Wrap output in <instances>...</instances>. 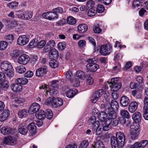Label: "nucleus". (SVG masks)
I'll return each instance as SVG.
<instances>
[{
    "mask_svg": "<svg viewBox=\"0 0 148 148\" xmlns=\"http://www.w3.org/2000/svg\"><path fill=\"white\" fill-rule=\"evenodd\" d=\"M88 27L87 25L84 24L79 25L77 27L78 30L80 33H83L86 31Z\"/></svg>",
    "mask_w": 148,
    "mask_h": 148,
    "instance_id": "nucleus-28",
    "label": "nucleus"
},
{
    "mask_svg": "<svg viewBox=\"0 0 148 148\" xmlns=\"http://www.w3.org/2000/svg\"><path fill=\"white\" fill-rule=\"evenodd\" d=\"M96 120V117L95 116H92L89 119L88 123L90 124H92V132L96 135H99L102 133L101 128L100 127L99 122Z\"/></svg>",
    "mask_w": 148,
    "mask_h": 148,
    "instance_id": "nucleus-1",
    "label": "nucleus"
},
{
    "mask_svg": "<svg viewBox=\"0 0 148 148\" xmlns=\"http://www.w3.org/2000/svg\"><path fill=\"white\" fill-rule=\"evenodd\" d=\"M28 112L25 109H22L18 112V115L20 118H23L27 116Z\"/></svg>",
    "mask_w": 148,
    "mask_h": 148,
    "instance_id": "nucleus-32",
    "label": "nucleus"
},
{
    "mask_svg": "<svg viewBox=\"0 0 148 148\" xmlns=\"http://www.w3.org/2000/svg\"><path fill=\"white\" fill-rule=\"evenodd\" d=\"M73 77V75L72 74V73L71 71H68L66 74V78L69 80H71L73 82V79L72 78Z\"/></svg>",
    "mask_w": 148,
    "mask_h": 148,
    "instance_id": "nucleus-62",
    "label": "nucleus"
},
{
    "mask_svg": "<svg viewBox=\"0 0 148 148\" xmlns=\"http://www.w3.org/2000/svg\"><path fill=\"white\" fill-rule=\"evenodd\" d=\"M15 82L20 84L25 85L28 83V80L25 78H19L16 80Z\"/></svg>",
    "mask_w": 148,
    "mask_h": 148,
    "instance_id": "nucleus-30",
    "label": "nucleus"
},
{
    "mask_svg": "<svg viewBox=\"0 0 148 148\" xmlns=\"http://www.w3.org/2000/svg\"><path fill=\"white\" fill-rule=\"evenodd\" d=\"M92 148H105L103 142L98 140L97 138L96 140L92 145Z\"/></svg>",
    "mask_w": 148,
    "mask_h": 148,
    "instance_id": "nucleus-22",
    "label": "nucleus"
},
{
    "mask_svg": "<svg viewBox=\"0 0 148 148\" xmlns=\"http://www.w3.org/2000/svg\"><path fill=\"white\" fill-rule=\"evenodd\" d=\"M8 44L5 41H0V50L2 51L5 49L8 46Z\"/></svg>",
    "mask_w": 148,
    "mask_h": 148,
    "instance_id": "nucleus-40",
    "label": "nucleus"
},
{
    "mask_svg": "<svg viewBox=\"0 0 148 148\" xmlns=\"http://www.w3.org/2000/svg\"><path fill=\"white\" fill-rule=\"evenodd\" d=\"M42 16L44 18L49 20H53L57 18L58 17V14L53 11L44 13L42 14Z\"/></svg>",
    "mask_w": 148,
    "mask_h": 148,
    "instance_id": "nucleus-8",
    "label": "nucleus"
},
{
    "mask_svg": "<svg viewBox=\"0 0 148 148\" xmlns=\"http://www.w3.org/2000/svg\"><path fill=\"white\" fill-rule=\"evenodd\" d=\"M36 117L39 120L43 119L46 117L45 112L43 110H40L38 113H36Z\"/></svg>",
    "mask_w": 148,
    "mask_h": 148,
    "instance_id": "nucleus-34",
    "label": "nucleus"
},
{
    "mask_svg": "<svg viewBox=\"0 0 148 148\" xmlns=\"http://www.w3.org/2000/svg\"><path fill=\"white\" fill-rule=\"evenodd\" d=\"M148 140H143L140 142L135 143L131 147V148H143L147 144Z\"/></svg>",
    "mask_w": 148,
    "mask_h": 148,
    "instance_id": "nucleus-11",
    "label": "nucleus"
},
{
    "mask_svg": "<svg viewBox=\"0 0 148 148\" xmlns=\"http://www.w3.org/2000/svg\"><path fill=\"white\" fill-rule=\"evenodd\" d=\"M9 85V82L7 80H5L3 82L0 83V87L4 90L7 89Z\"/></svg>",
    "mask_w": 148,
    "mask_h": 148,
    "instance_id": "nucleus-38",
    "label": "nucleus"
},
{
    "mask_svg": "<svg viewBox=\"0 0 148 148\" xmlns=\"http://www.w3.org/2000/svg\"><path fill=\"white\" fill-rule=\"evenodd\" d=\"M18 131L21 134H25L27 132L28 129L26 127L20 125L19 126Z\"/></svg>",
    "mask_w": 148,
    "mask_h": 148,
    "instance_id": "nucleus-36",
    "label": "nucleus"
},
{
    "mask_svg": "<svg viewBox=\"0 0 148 148\" xmlns=\"http://www.w3.org/2000/svg\"><path fill=\"white\" fill-rule=\"evenodd\" d=\"M143 117L144 119L148 120V108H143Z\"/></svg>",
    "mask_w": 148,
    "mask_h": 148,
    "instance_id": "nucleus-53",
    "label": "nucleus"
},
{
    "mask_svg": "<svg viewBox=\"0 0 148 148\" xmlns=\"http://www.w3.org/2000/svg\"><path fill=\"white\" fill-rule=\"evenodd\" d=\"M89 145V143L87 140H84L81 143L79 148H86Z\"/></svg>",
    "mask_w": 148,
    "mask_h": 148,
    "instance_id": "nucleus-50",
    "label": "nucleus"
},
{
    "mask_svg": "<svg viewBox=\"0 0 148 148\" xmlns=\"http://www.w3.org/2000/svg\"><path fill=\"white\" fill-rule=\"evenodd\" d=\"M27 129L32 134H34L36 130V126L34 123H32L28 125Z\"/></svg>",
    "mask_w": 148,
    "mask_h": 148,
    "instance_id": "nucleus-35",
    "label": "nucleus"
},
{
    "mask_svg": "<svg viewBox=\"0 0 148 148\" xmlns=\"http://www.w3.org/2000/svg\"><path fill=\"white\" fill-rule=\"evenodd\" d=\"M116 138L121 147L124 145L125 142V137L124 134L121 132H119L116 134Z\"/></svg>",
    "mask_w": 148,
    "mask_h": 148,
    "instance_id": "nucleus-7",
    "label": "nucleus"
},
{
    "mask_svg": "<svg viewBox=\"0 0 148 148\" xmlns=\"http://www.w3.org/2000/svg\"><path fill=\"white\" fill-rule=\"evenodd\" d=\"M18 2L16 1L12 2L8 4V6L10 8H12L18 6Z\"/></svg>",
    "mask_w": 148,
    "mask_h": 148,
    "instance_id": "nucleus-56",
    "label": "nucleus"
},
{
    "mask_svg": "<svg viewBox=\"0 0 148 148\" xmlns=\"http://www.w3.org/2000/svg\"><path fill=\"white\" fill-rule=\"evenodd\" d=\"M40 108V106L39 104L36 103H34L29 107L28 112L32 114L37 111Z\"/></svg>",
    "mask_w": 148,
    "mask_h": 148,
    "instance_id": "nucleus-15",
    "label": "nucleus"
},
{
    "mask_svg": "<svg viewBox=\"0 0 148 148\" xmlns=\"http://www.w3.org/2000/svg\"><path fill=\"white\" fill-rule=\"evenodd\" d=\"M10 138L11 139L10 141L11 142V145H13L17 144V141L16 138L10 136Z\"/></svg>",
    "mask_w": 148,
    "mask_h": 148,
    "instance_id": "nucleus-59",
    "label": "nucleus"
},
{
    "mask_svg": "<svg viewBox=\"0 0 148 148\" xmlns=\"http://www.w3.org/2000/svg\"><path fill=\"white\" fill-rule=\"evenodd\" d=\"M12 67L10 63L7 61H2L1 63V69L3 71L11 68Z\"/></svg>",
    "mask_w": 148,
    "mask_h": 148,
    "instance_id": "nucleus-14",
    "label": "nucleus"
},
{
    "mask_svg": "<svg viewBox=\"0 0 148 148\" xmlns=\"http://www.w3.org/2000/svg\"><path fill=\"white\" fill-rule=\"evenodd\" d=\"M133 123L132 125H131L130 128L131 129L130 131H135L139 132V125L137 123Z\"/></svg>",
    "mask_w": 148,
    "mask_h": 148,
    "instance_id": "nucleus-44",
    "label": "nucleus"
},
{
    "mask_svg": "<svg viewBox=\"0 0 148 148\" xmlns=\"http://www.w3.org/2000/svg\"><path fill=\"white\" fill-rule=\"evenodd\" d=\"M29 41L27 38H18L17 40V43L20 45H23L27 44Z\"/></svg>",
    "mask_w": 148,
    "mask_h": 148,
    "instance_id": "nucleus-27",
    "label": "nucleus"
},
{
    "mask_svg": "<svg viewBox=\"0 0 148 148\" xmlns=\"http://www.w3.org/2000/svg\"><path fill=\"white\" fill-rule=\"evenodd\" d=\"M49 56L50 59L57 58L58 56V51L54 49H52L49 52Z\"/></svg>",
    "mask_w": 148,
    "mask_h": 148,
    "instance_id": "nucleus-23",
    "label": "nucleus"
},
{
    "mask_svg": "<svg viewBox=\"0 0 148 148\" xmlns=\"http://www.w3.org/2000/svg\"><path fill=\"white\" fill-rule=\"evenodd\" d=\"M111 121L110 120L106 119L105 121L102 122V123H101V125L102 127H103V126L107 127L108 126H111Z\"/></svg>",
    "mask_w": 148,
    "mask_h": 148,
    "instance_id": "nucleus-54",
    "label": "nucleus"
},
{
    "mask_svg": "<svg viewBox=\"0 0 148 148\" xmlns=\"http://www.w3.org/2000/svg\"><path fill=\"white\" fill-rule=\"evenodd\" d=\"M105 8L102 4H99L97 8V11L99 13H102L104 10Z\"/></svg>",
    "mask_w": 148,
    "mask_h": 148,
    "instance_id": "nucleus-52",
    "label": "nucleus"
},
{
    "mask_svg": "<svg viewBox=\"0 0 148 148\" xmlns=\"http://www.w3.org/2000/svg\"><path fill=\"white\" fill-rule=\"evenodd\" d=\"M116 90H113L112 93V97L115 100L117 99L119 97L118 92Z\"/></svg>",
    "mask_w": 148,
    "mask_h": 148,
    "instance_id": "nucleus-61",
    "label": "nucleus"
},
{
    "mask_svg": "<svg viewBox=\"0 0 148 148\" xmlns=\"http://www.w3.org/2000/svg\"><path fill=\"white\" fill-rule=\"evenodd\" d=\"M138 103L135 101L131 102L129 105L128 110L129 111L132 113L135 112L137 108Z\"/></svg>",
    "mask_w": 148,
    "mask_h": 148,
    "instance_id": "nucleus-17",
    "label": "nucleus"
},
{
    "mask_svg": "<svg viewBox=\"0 0 148 148\" xmlns=\"http://www.w3.org/2000/svg\"><path fill=\"white\" fill-rule=\"evenodd\" d=\"M142 3V0H134L132 3V7L133 8L138 7Z\"/></svg>",
    "mask_w": 148,
    "mask_h": 148,
    "instance_id": "nucleus-41",
    "label": "nucleus"
},
{
    "mask_svg": "<svg viewBox=\"0 0 148 148\" xmlns=\"http://www.w3.org/2000/svg\"><path fill=\"white\" fill-rule=\"evenodd\" d=\"M120 114L121 116L127 119H129L130 117V115L129 112L126 110H121Z\"/></svg>",
    "mask_w": 148,
    "mask_h": 148,
    "instance_id": "nucleus-42",
    "label": "nucleus"
},
{
    "mask_svg": "<svg viewBox=\"0 0 148 148\" xmlns=\"http://www.w3.org/2000/svg\"><path fill=\"white\" fill-rule=\"evenodd\" d=\"M14 69L12 67L4 71L5 73L6 76L8 77H12L14 75Z\"/></svg>",
    "mask_w": 148,
    "mask_h": 148,
    "instance_id": "nucleus-37",
    "label": "nucleus"
},
{
    "mask_svg": "<svg viewBox=\"0 0 148 148\" xmlns=\"http://www.w3.org/2000/svg\"><path fill=\"white\" fill-rule=\"evenodd\" d=\"M86 75L85 72L83 71L79 70L76 72L75 78L73 79V83L77 84L76 86L79 85V79H84L86 77Z\"/></svg>",
    "mask_w": 148,
    "mask_h": 148,
    "instance_id": "nucleus-3",
    "label": "nucleus"
},
{
    "mask_svg": "<svg viewBox=\"0 0 148 148\" xmlns=\"http://www.w3.org/2000/svg\"><path fill=\"white\" fill-rule=\"evenodd\" d=\"M110 141L112 148H121L116 137L114 136L110 138Z\"/></svg>",
    "mask_w": 148,
    "mask_h": 148,
    "instance_id": "nucleus-18",
    "label": "nucleus"
},
{
    "mask_svg": "<svg viewBox=\"0 0 148 148\" xmlns=\"http://www.w3.org/2000/svg\"><path fill=\"white\" fill-rule=\"evenodd\" d=\"M12 129L8 126L2 127L1 129V133L4 135L10 134L12 132Z\"/></svg>",
    "mask_w": 148,
    "mask_h": 148,
    "instance_id": "nucleus-21",
    "label": "nucleus"
},
{
    "mask_svg": "<svg viewBox=\"0 0 148 148\" xmlns=\"http://www.w3.org/2000/svg\"><path fill=\"white\" fill-rule=\"evenodd\" d=\"M46 117L47 118L49 119H51L53 116V113L51 110L50 109H47L45 112Z\"/></svg>",
    "mask_w": 148,
    "mask_h": 148,
    "instance_id": "nucleus-49",
    "label": "nucleus"
},
{
    "mask_svg": "<svg viewBox=\"0 0 148 148\" xmlns=\"http://www.w3.org/2000/svg\"><path fill=\"white\" fill-rule=\"evenodd\" d=\"M96 13V11L95 8H91L89 10L88 12V15L90 16H94Z\"/></svg>",
    "mask_w": 148,
    "mask_h": 148,
    "instance_id": "nucleus-48",
    "label": "nucleus"
},
{
    "mask_svg": "<svg viewBox=\"0 0 148 148\" xmlns=\"http://www.w3.org/2000/svg\"><path fill=\"white\" fill-rule=\"evenodd\" d=\"M11 88L13 91L16 92H21L22 89V86L18 83L12 84L11 86Z\"/></svg>",
    "mask_w": 148,
    "mask_h": 148,
    "instance_id": "nucleus-24",
    "label": "nucleus"
},
{
    "mask_svg": "<svg viewBox=\"0 0 148 148\" xmlns=\"http://www.w3.org/2000/svg\"><path fill=\"white\" fill-rule=\"evenodd\" d=\"M103 93V89H100L96 92L93 94L92 97L91 99L92 102L93 103H95Z\"/></svg>",
    "mask_w": 148,
    "mask_h": 148,
    "instance_id": "nucleus-10",
    "label": "nucleus"
},
{
    "mask_svg": "<svg viewBox=\"0 0 148 148\" xmlns=\"http://www.w3.org/2000/svg\"><path fill=\"white\" fill-rule=\"evenodd\" d=\"M110 104V107L108 109L115 110H117L119 108V104L118 102L115 99L111 100L110 103H109Z\"/></svg>",
    "mask_w": 148,
    "mask_h": 148,
    "instance_id": "nucleus-20",
    "label": "nucleus"
},
{
    "mask_svg": "<svg viewBox=\"0 0 148 148\" xmlns=\"http://www.w3.org/2000/svg\"><path fill=\"white\" fill-rule=\"evenodd\" d=\"M53 11L57 14H61L63 12L62 9L60 7H58L55 8L53 10Z\"/></svg>",
    "mask_w": 148,
    "mask_h": 148,
    "instance_id": "nucleus-58",
    "label": "nucleus"
},
{
    "mask_svg": "<svg viewBox=\"0 0 148 148\" xmlns=\"http://www.w3.org/2000/svg\"><path fill=\"white\" fill-rule=\"evenodd\" d=\"M93 79L92 77L89 76L87 79L86 84L87 85H92L93 83Z\"/></svg>",
    "mask_w": 148,
    "mask_h": 148,
    "instance_id": "nucleus-64",
    "label": "nucleus"
},
{
    "mask_svg": "<svg viewBox=\"0 0 148 148\" xmlns=\"http://www.w3.org/2000/svg\"><path fill=\"white\" fill-rule=\"evenodd\" d=\"M55 107L62 106L63 103L62 99L61 98H57L55 99Z\"/></svg>",
    "mask_w": 148,
    "mask_h": 148,
    "instance_id": "nucleus-43",
    "label": "nucleus"
},
{
    "mask_svg": "<svg viewBox=\"0 0 148 148\" xmlns=\"http://www.w3.org/2000/svg\"><path fill=\"white\" fill-rule=\"evenodd\" d=\"M77 92V90L76 89L70 90L68 91L66 93L67 97L69 98L73 97Z\"/></svg>",
    "mask_w": 148,
    "mask_h": 148,
    "instance_id": "nucleus-31",
    "label": "nucleus"
},
{
    "mask_svg": "<svg viewBox=\"0 0 148 148\" xmlns=\"http://www.w3.org/2000/svg\"><path fill=\"white\" fill-rule=\"evenodd\" d=\"M130 102L129 99L126 96H122L120 99V103L123 107H126L128 105Z\"/></svg>",
    "mask_w": 148,
    "mask_h": 148,
    "instance_id": "nucleus-19",
    "label": "nucleus"
},
{
    "mask_svg": "<svg viewBox=\"0 0 148 148\" xmlns=\"http://www.w3.org/2000/svg\"><path fill=\"white\" fill-rule=\"evenodd\" d=\"M97 58H94L88 59L87 62L88 63L86 65L87 71L95 72L99 68V66L96 63L98 62Z\"/></svg>",
    "mask_w": 148,
    "mask_h": 148,
    "instance_id": "nucleus-2",
    "label": "nucleus"
},
{
    "mask_svg": "<svg viewBox=\"0 0 148 148\" xmlns=\"http://www.w3.org/2000/svg\"><path fill=\"white\" fill-rule=\"evenodd\" d=\"M98 117L101 121L103 122L105 121V119L107 117V116L106 112H101L99 113Z\"/></svg>",
    "mask_w": 148,
    "mask_h": 148,
    "instance_id": "nucleus-33",
    "label": "nucleus"
},
{
    "mask_svg": "<svg viewBox=\"0 0 148 148\" xmlns=\"http://www.w3.org/2000/svg\"><path fill=\"white\" fill-rule=\"evenodd\" d=\"M109 120H110L111 122V126H116L117 125L119 121H118L115 119H112V120H111V119H109Z\"/></svg>",
    "mask_w": 148,
    "mask_h": 148,
    "instance_id": "nucleus-63",
    "label": "nucleus"
},
{
    "mask_svg": "<svg viewBox=\"0 0 148 148\" xmlns=\"http://www.w3.org/2000/svg\"><path fill=\"white\" fill-rule=\"evenodd\" d=\"M132 93L133 96L138 99L141 98L142 96L141 92L137 89L133 90Z\"/></svg>",
    "mask_w": 148,
    "mask_h": 148,
    "instance_id": "nucleus-29",
    "label": "nucleus"
},
{
    "mask_svg": "<svg viewBox=\"0 0 148 148\" xmlns=\"http://www.w3.org/2000/svg\"><path fill=\"white\" fill-rule=\"evenodd\" d=\"M52 88H50V90H48V92H49L50 94L51 95H56L58 92V91L56 90V89H52Z\"/></svg>",
    "mask_w": 148,
    "mask_h": 148,
    "instance_id": "nucleus-57",
    "label": "nucleus"
},
{
    "mask_svg": "<svg viewBox=\"0 0 148 148\" xmlns=\"http://www.w3.org/2000/svg\"><path fill=\"white\" fill-rule=\"evenodd\" d=\"M106 111L108 114V116L106 119L112 120L116 118L117 114L115 110L107 109Z\"/></svg>",
    "mask_w": 148,
    "mask_h": 148,
    "instance_id": "nucleus-13",
    "label": "nucleus"
},
{
    "mask_svg": "<svg viewBox=\"0 0 148 148\" xmlns=\"http://www.w3.org/2000/svg\"><path fill=\"white\" fill-rule=\"evenodd\" d=\"M46 42L45 40H42L40 41L37 45L38 48H41L45 45Z\"/></svg>",
    "mask_w": 148,
    "mask_h": 148,
    "instance_id": "nucleus-60",
    "label": "nucleus"
},
{
    "mask_svg": "<svg viewBox=\"0 0 148 148\" xmlns=\"http://www.w3.org/2000/svg\"><path fill=\"white\" fill-rule=\"evenodd\" d=\"M58 82V80H54L52 81L51 83V88H52L54 89L58 88V85L57 83Z\"/></svg>",
    "mask_w": 148,
    "mask_h": 148,
    "instance_id": "nucleus-55",
    "label": "nucleus"
},
{
    "mask_svg": "<svg viewBox=\"0 0 148 148\" xmlns=\"http://www.w3.org/2000/svg\"><path fill=\"white\" fill-rule=\"evenodd\" d=\"M10 115L9 111L8 109H5L0 115V121L3 122L6 120Z\"/></svg>",
    "mask_w": 148,
    "mask_h": 148,
    "instance_id": "nucleus-16",
    "label": "nucleus"
},
{
    "mask_svg": "<svg viewBox=\"0 0 148 148\" xmlns=\"http://www.w3.org/2000/svg\"><path fill=\"white\" fill-rule=\"evenodd\" d=\"M51 59L49 62V65L51 68L53 69L57 68L58 66V63L54 59Z\"/></svg>",
    "mask_w": 148,
    "mask_h": 148,
    "instance_id": "nucleus-47",
    "label": "nucleus"
},
{
    "mask_svg": "<svg viewBox=\"0 0 148 148\" xmlns=\"http://www.w3.org/2000/svg\"><path fill=\"white\" fill-rule=\"evenodd\" d=\"M139 134V132L130 131V134L132 140H135L137 138Z\"/></svg>",
    "mask_w": 148,
    "mask_h": 148,
    "instance_id": "nucleus-46",
    "label": "nucleus"
},
{
    "mask_svg": "<svg viewBox=\"0 0 148 148\" xmlns=\"http://www.w3.org/2000/svg\"><path fill=\"white\" fill-rule=\"evenodd\" d=\"M119 78L115 77L112 78L110 82H108L110 85L109 86L112 88H114L115 90H118L120 89L121 86V84L119 82Z\"/></svg>",
    "mask_w": 148,
    "mask_h": 148,
    "instance_id": "nucleus-4",
    "label": "nucleus"
},
{
    "mask_svg": "<svg viewBox=\"0 0 148 148\" xmlns=\"http://www.w3.org/2000/svg\"><path fill=\"white\" fill-rule=\"evenodd\" d=\"M47 71V67L46 66H44L37 69L36 71V76L41 77L45 74Z\"/></svg>",
    "mask_w": 148,
    "mask_h": 148,
    "instance_id": "nucleus-12",
    "label": "nucleus"
},
{
    "mask_svg": "<svg viewBox=\"0 0 148 148\" xmlns=\"http://www.w3.org/2000/svg\"><path fill=\"white\" fill-rule=\"evenodd\" d=\"M29 60V57L28 55L23 54L19 57L18 61L20 64L25 65L28 63Z\"/></svg>",
    "mask_w": 148,
    "mask_h": 148,
    "instance_id": "nucleus-9",
    "label": "nucleus"
},
{
    "mask_svg": "<svg viewBox=\"0 0 148 148\" xmlns=\"http://www.w3.org/2000/svg\"><path fill=\"white\" fill-rule=\"evenodd\" d=\"M55 99L53 97H51L48 98L45 101L46 105L49 106H52L55 107Z\"/></svg>",
    "mask_w": 148,
    "mask_h": 148,
    "instance_id": "nucleus-25",
    "label": "nucleus"
},
{
    "mask_svg": "<svg viewBox=\"0 0 148 148\" xmlns=\"http://www.w3.org/2000/svg\"><path fill=\"white\" fill-rule=\"evenodd\" d=\"M10 136L5 137L3 140V143L6 145H11V142H10Z\"/></svg>",
    "mask_w": 148,
    "mask_h": 148,
    "instance_id": "nucleus-51",
    "label": "nucleus"
},
{
    "mask_svg": "<svg viewBox=\"0 0 148 148\" xmlns=\"http://www.w3.org/2000/svg\"><path fill=\"white\" fill-rule=\"evenodd\" d=\"M76 19L71 16L68 17L67 19V23L70 25H74L76 23Z\"/></svg>",
    "mask_w": 148,
    "mask_h": 148,
    "instance_id": "nucleus-45",
    "label": "nucleus"
},
{
    "mask_svg": "<svg viewBox=\"0 0 148 148\" xmlns=\"http://www.w3.org/2000/svg\"><path fill=\"white\" fill-rule=\"evenodd\" d=\"M16 70L18 73L22 74L26 71V68L23 66H19L16 68Z\"/></svg>",
    "mask_w": 148,
    "mask_h": 148,
    "instance_id": "nucleus-39",
    "label": "nucleus"
},
{
    "mask_svg": "<svg viewBox=\"0 0 148 148\" xmlns=\"http://www.w3.org/2000/svg\"><path fill=\"white\" fill-rule=\"evenodd\" d=\"M132 119L136 123H139L141 120V116L139 112H135L132 116Z\"/></svg>",
    "mask_w": 148,
    "mask_h": 148,
    "instance_id": "nucleus-26",
    "label": "nucleus"
},
{
    "mask_svg": "<svg viewBox=\"0 0 148 148\" xmlns=\"http://www.w3.org/2000/svg\"><path fill=\"white\" fill-rule=\"evenodd\" d=\"M16 15L18 18L22 20H27L31 18L33 15V13L30 11H26L23 14L21 12H17Z\"/></svg>",
    "mask_w": 148,
    "mask_h": 148,
    "instance_id": "nucleus-6",
    "label": "nucleus"
},
{
    "mask_svg": "<svg viewBox=\"0 0 148 148\" xmlns=\"http://www.w3.org/2000/svg\"><path fill=\"white\" fill-rule=\"evenodd\" d=\"M112 50V46L110 44L102 45L100 47V53L103 56L109 54Z\"/></svg>",
    "mask_w": 148,
    "mask_h": 148,
    "instance_id": "nucleus-5",
    "label": "nucleus"
}]
</instances>
